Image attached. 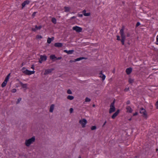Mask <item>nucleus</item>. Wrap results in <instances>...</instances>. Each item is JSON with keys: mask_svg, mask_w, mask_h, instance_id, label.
Listing matches in <instances>:
<instances>
[{"mask_svg": "<svg viewBox=\"0 0 158 158\" xmlns=\"http://www.w3.org/2000/svg\"><path fill=\"white\" fill-rule=\"evenodd\" d=\"M120 34L121 38V42L123 45L124 44L125 41L126 39V36L127 37H129L130 36V34L128 32L125 31V27L123 26L120 30Z\"/></svg>", "mask_w": 158, "mask_h": 158, "instance_id": "f257e3e1", "label": "nucleus"}, {"mask_svg": "<svg viewBox=\"0 0 158 158\" xmlns=\"http://www.w3.org/2000/svg\"><path fill=\"white\" fill-rule=\"evenodd\" d=\"M35 140V137L34 136L28 139H26L25 141V144L27 147H29L31 144H32Z\"/></svg>", "mask_w": 158, "mask_h": 158, "instance_id": "f03ea898", "label": "nucleus"}, {"mask_svg": "<svg viewBox=\"0 0 158 158\" xmlns=\"http://www.w3.org/2000/svg\"><path fill=\"white\" fill-rule=\"evenodd\" d=\"M22 72L23 73L27 75H30L32 74H33L35 73V71H29L27 69H26L24 67L22 68Z\"/></svg>", "mask_w": 158, "mask_h": 158, "instance_id": "7ed1b4c3", "label": "nucleus"}, {"mask_svg": "<svg viewBox=\"0 0 158 158\" xmlns=\"http://www.w3.org/2000/svg\"><path fill=\"white\" fill-rule=\"evenodd\" d=\"M115 100L111 103L110 106L109 113L111 114L115 111V108L114 106Z\"/></svg>", "mask_w": 158, "mask_h": 158, "instance_id": "20e7f679", "label": "nucleus"}, {"mask_svg": "<svg viewBox=\"0 0 158 158\" xmlns=\"http://www.w3.org/2000/svg\"><path fill=\"white\" fill-rule=\"evenodd\" d=\"M140 113L142 114V116L147 118L148 117V115L147 112L143 108H142L140 109Z\"/></svg>", "mask_w": 158, "mask_h": 158, "instance_id": "39448f33", "label": "nucleus"}, {"mask_svg": "<svg viewBox=\"0 0 158 158\" xmlns=\"http://www.w3.org/2000/svg\"><path fill=\"white\" fill-rule=\"evenodd\" d=\"M10 75V73H9L6 77L5 80L2 84V87H4L6 85L7 81L9 79Z\"/></svg>", "mask_w": 158, "mask_h": 158, "instance_id": "423d86ee", "label": "nucleus"}, {"mask_svg": "<svg viewBox=\"0 0 158 158\" xmlns=\"http://www.w3.org/2000/svg\"><path fill=\"white\" fill-rule=\"evenodd\" d=\"M79 122L81 125L82 127L84 128L85 126V125L87 123V121L86 119L84 118L80 120Z\"/></svg>", "mask_w": 158, "mask_h": 158, "instance_id": "0eeeda50", "label": "nucleus"}, {"mask_svg": "<svg viewBox=\"0 0 158 158\" xmlns=\"http://www.w3.org/2000/svg\"><path fill=\"white\" fill-rule=\"evenodd\" d=\"M73 30L77 32H80L82 31V29L81 27L76 26L73 27Z\"/></svg>", "mask_w": 158, "mask_h": 158, "instance_id": "6e6552de", "label": "nucleus"}, {"mask_svg": "<svg viewBox=\"0 0 158 158\" xmlns=\"http://www.w3.org/2000/svg\"><path fill=\"white\" fill-rule=\"evenodd\" d=\"M47 57L45 55H40V63L46 60Z\"/></svg>", "mask_w": 158, "mask_h": 158, "instance_id": "1a4fd4ad", "label": "nucleus"}, {"mask_svg": "<svg viewBox=\"0 0 158 158\" xmlns=\"http://www.w3.org/2000/svg\"><path fill=\"white\" fill-rule=\"evenodd\" d=\"M53 70V69H49L45 70V71L44 73V75L48 74L52 72Z\"/></svg>", "mask_w": 158, "mask_h": 158, "instance_id": "9d476101", "label": "nucleus"}, {"mask_svg": "<svg viewBox=\"0 0 158 158\" xmlns=\"http://www.w3.org/2000/svg\"><path fill=\"white\" fill-rule=\"evenodd\" d=\"M100 76L99 77L102 78V81H103L105 79L106 76L102 73V71H101L99 74Z\"/></svg>", "mask_w": 158, "mask_h": 158, "instance_id": "9b49d317", "label": "nucleus"}, {"mask_svg": "<svg viewBox=\"0 0 158 158\" xmlns=\"http://www.w3.org/2000/svg\"><path fill=\"white\" fill-rule=\"evenodd\" d=\"M119 112V110H118L111 116L113 119H114L118 114Z\"/></svg>", "mask_w": 158, "mask_h": 158, "instance_id": "f8f14e48", "label": "nucleus"}, {"mask_svg": "<svg viewBox=\"0 0 158 158\" xmlns=\"http://www.w3.org/2000/svg\"><path fill=\"white\" fill-rule=\"evenodd\" d=\"M19 84L23 88H25V89H27V84H23L21 82H19Z\"/></svg>", "mask_w": 158, "mask_h": 158, "instance_id": "ddd939ff", "label": "nucleus"}, {"mask_svg": "<svg viewBox=\"0 0 158 158\" xmlns=\"http://www.w3.org/2000/svg\"><path fill=\"white\" fill-rule=\"evenodd\" d=\"M132 71V69L131 68H129L126 69V72L127 74H129Z\"/></svg>", "mask_w": 158, "mask_h": 158, "instance_id": "4468645a", "label": "nucleus"}, {"mask_svg": "<svg viewBox=\"0 0 158 158\" xmlns=\"http://www.w3.org/2000/svg\"><path fill=\"white\" fill-rule=\"evenodd\" d=\"M54 46L57 47H61L63 46V44L61 43H55L54 45Z\"/></svg>", "mask_w": 158, "mask_h": 158, "instance_id": "2eb2a0df", "label": "nucleus"}, {"mask_svg": "<svg viewBox=\"0 0 158 158\" xmlns=\"http://www.w3.org/2000/svg\"><path fill=\"white\" fill-rule=\"evenodd\" d=\"M126 109L127 110V112L131 113L132 112V110L131 108L129 106H127Z\"/></svg>", "mask_w": 158, "mask_h": 158, "instance_id": "dca6fc26", "label": "nucleus"}, {"mask_svg": "<svg viewBox=\"0 0 158 158\" xmlns=\"http://www.w3.org/2000/svg\"><path fill=\"white\" fill-rule=\"evenodd\" d=\"M64 51L65 52H66L68 54H71L73 53V52H74V50H70L68 51L66 50H64Z\"/></svg>", "mask_w": 158, "mask_h": 158, "instance_id": "f3484780", "label": "nucleus"}, {"mask_svg": "<svg viewBox=\"0 0 158 158\" xmlns=\"http://www.w3.org/2000/svg\"><path fill=\"white\" fill-rule=\"evenodd\" d=\"M29 1H25L22 4V8L24 7L26 5L28 4L29 3Z\"/></svg>", "mask_w": 158, "mask_h": 158, "instance_id": "a211bd4d", "label": "nucleus"}, {"mask_svg": "<svg viewBox=\"0 0 158 158\" xmlns=\"http://www.w3.org/2000/svg\"><path fill=\"white\" fill-rule=\"evenodd\" d=\"M55 105L54 104H52L50 106L49 111L50 112H52L54 108Z\"/></svg>", "mask_w": 158, "mask_h": 158, "instance_id": "6ab92c4d", "label": "nucleus"}, {"mask_svg": "<svg viewBox=\"0 0 158 158\" xmlns=\"http://www.w3.org/2000/svg\"><path fill=\"white\" fill-rule=\"evenodd\" d=\"M54 39V38L53 37H52L51 38L48 37V38L47 40V43L48 44H50L51 42V41L52 40H53Z\"/></svg>", "mask_w": 158, "mask_h": 158, "instance_id": "aec40b11", "label": "nucleus"}, {"mask_svg": "<svg viewBox=\"0 0 158 158\" xmlns=\"http://www.w3.org/2000/svg\"><path fill=\"white\" fill-rule=\"evenodd\" d=\"M86 59V58L84 57H79V58H77L75 59L74 61L76 62V61H80L82 59Z\"/></svg>", "mask_w": 158, "mask_h": 158, "instance_id": "412c9836", "label": "nucleus"}, {"mask_svg": "<svg viewBox=\"0 0 158 158\" xmlns=\"http://www.w3.org/2000/svg\"><path fill=\"white\" fill-rule=\"evenodd\" d=\"M67 98L68 100H73L74 98V97L72 96L68 95L67 97Z\"/></svg>", "mask_w": 158, "mask_h": 158, "instance_id": "4be33fe9", "label": "nucleus"}, {"mask_svg": "<svg viewBox=\"0 0 158 158\" xmlns=\"http://www.w3.org/2000/svg\"><path fill=\"white\" fill-rule=\"evenodd\" d=\"M39 29V27H37L36 25L35 26V28H32V30L33 31H35Z\"/></svg>", "mask_w": 158, "mask_h": 158, "instance_id": "5701e85b", "label": "nucleus"}, {"mask_svg": "<svg viewBox=\"0 0 158 158\" xmlns=\"http://www.w3.org/2000/svg\"><path fill=\"white\" fill-rule=\"evenodd\" d=\"M50 58L52 60L56 59V57L54 55H52L50 56Z\"/></svg>", "mask_w": 158, "mask_h": 158, "instance_id": "b1692460", "label": "nucleus"}, {"mask_svg": "<svg viewBox=\"0 0 158 158\" xmlns=\"http://www.w3.org/2000/svg\"><path fill=\"white\" fill-rule=\"evenodd\" d=\"M52 22L54 24H56V19L55 18H52Z\"/></svg>", "mask_w": 158, "mask_h": 158, "instance_id": "393cba45", "label": "nucleus"}, {"mask_svg": "<svg viewBox=\"0 0 158 158\" xmlns=\"http://www.w3.org/2000/svg\"><path fill=\"white\" fill-rule=\"evenodd\" d=\"M64 8L65 12L69 11L70 10V8L68 7L65 6Z\"/></svg>", "mask_w": 158, "mask_h": 158, "instance_id": "a878e982", "label": "nucleus"}, {"mask_svg": "<svg viewBox=\"0 0 158 158\" xmlns=\"http://www.w3.org/2000/svg\"><path fill=\"white\" fill-rule=\"evenodd\" d=\"M134 79H133L132 78H130L129 79L128 81H129V83H130V84L134 82Z\"/></svg>", "mask_w": 158, "mask_h": 158, "instance_id": "bb28decb", "label": "nucleus"}, {"mask_svg": "<svg viewBox=\"0 0 158 158\" xmlns=\"http://www.w3.org/2000/svg\"><path fill=\"white\" fill-rule=\"evenodd\" d=\"M91 101L90 99L87 97L85 99V101L86 102H89Z\"/></svg>", "mask_w": 158, "mask_h": 158, "instance_id": "cd10ccee", "label": "nucleus"}, {"mask_svg": "<svg viewBox=\"0 0 158 158\" xmlns=\"http://www.w3.org/2000/svg\"><path fill=\"white\" fill-rule=\"evenodd\" d=\"M67 94H72L71 90L70 89H69L67 90Z\"/></svg>", "mask_w": 158, "mask_h": 158, "instance_id": "c85d7f7f", "label": "nucleus"}, {"mask_svg": "<svg viewBox=\"0 0 158 158\" xmlns=\"http://www.w3.org/2000/svg\"><path fill=\"white\" fill-rule=\"evenodd\" d=\"M96 127L95 126H92L91 128V130H95L96 129Z\"/></svg>", "mask_w": 158, "mask_h": 158, "instance_id": "c756f323", "label": "nucleus"}, {"mask_svg": "<svg viewBox=\"0 0 158 158\" xmlns=\"http://www.w3.org/2000/svg\"><path fill=\"white\" fill-rule=\"evenodd\" d=\"M21 98H19L18 99L16 103L18 104L20 102L21 100Z\"/></svg>", "mask_w": 158, "mask_h": 158, "instance_id": "7c9ffc66", "label": "nucleus"}, {"mask_svg": "<svg viewBox=\"0 0 158 158\" xmlns=\"http://www.w3.org/2000/svg\"><path fill=\"white\" fill-rule=\"evenodd\" d=\"M90 15V13H86L85 15H84V16H89Z\"/></svg>", "mask_w": 158, "mask_h": 158, "instance_id": "2f4dec72", "label": "nucleus"}, {"mask_svg": "<svg viewBox=\"0 0 158 158\" xmlns=\"http://www.w3.org/2000/svg\"><path fill=\"white\" fill-rule=\"evenodd\" d=\"M155 106H156V108L157 109H158V100L155 103Z\"/></svg>", "mask_w": 158, "mask_h": 158, "instance_id": "473e14b6", "label": "nucleus"}, {"mask_svg": "<svg viewBox=\"0 0 158 158\" xmlns=\"http://www.w3.org/2000/svg\"><path fill=\"white\" fill-rule=\"evenodd\" d=\"M129 90V88L128 87H126L125 88V89L124 90V91L125 92H127Z\"/></svg>", "mask_w": 158, "mask_h": 158, "instance_id": "72a5a7b5", "label": "nucleus"}, {"mask_svg": "<svg viewBox=\"0 0 158 158\" xmlns=\"http://www.w3.org/2000/svg\"><path fill=\"white\" fill-rule=\"evenodd\" d=\"M16 91V89H13L11 90V92L13 93H15Z\"/></svg>", "mask_w": 158, "mask_h": 158, "instance_id": "f704fd0d", "label": "nucleus"}, {"mask_svg": "<svg viewBox=\"0 0 158 158\" xmlns=\"http://www.w3.org/2000/svg\"><path fill=\"white\" fill-rule=\"evenodd\" d=\"M69 111L70 113H72L73 111V109L72 108H70L69 109Z\"/></svg>", "mask_w": 158, "mask_h": 158, "instance_id": "c9c22d12", "label": "nucleus"}, {"mask_svg": "<svg viewBox=\"0 0 158 158\" xmlns=\"http://www.w3.org/2000/svg\"><path fill=\"white\" fill-rule=\"evenodd\" d=\"M117 40H121V39H120V36L118 35H117Z\"/></svg>", "mask_w": 158, "mask_h": 158, "instance_id": "e433bc0d", "label": "nucleus"}, {"mask_svg": "<svg viewBox=\"0 0 158 158\" xmlns=\"http://www.w3.org/2000/svg\"><path fill=\"white\" fill-rule=\"evenodd\" d=\"M156 44L158 45V35L156 36Z\"/></svg>", "mask_w": 158, "mask_h": 158, "instance_id": "4c0bfd02", "label": "nucleus"}, {"mask_svg": "<svg viewBox=\"0 0 158 158\" xmlns=\"http://www.w3.org/2000/svg\"><path fill=\"white\" fill-rule=\"evenodd\" d=\"M86 10H84L82 11V13L83 14V15H84L86 13Z\"/></svg>", "mask_w": 158, "mask_h": 158, "instance_id": "58836bf2", "label": "nucleus"}, {"mask_svg": "<svg viewBox=\"0 0 158 158\" xmlns=\"http://www.w3.org/2000/svg\"><path fill=\"white\" fill-rule=\"evenodd\" d=\"M36 12H34L33 13V14H32V17H34L35 16V14H36Z\"/></svg>", "mask_w": 158, "mask_h": 158, "instance_id": "ea45409f", "label": "nucleus"}, {"mask_svg": "<svg viewBox=\"0 0 158 158\" xmlns=\"http://www.w3.org/2000/svg\"><path fill=\"white\" fill-rule=\"evenodd\" d=\"M140 25V23L139 22H138L136 23V26L138 27V26H139V25Z\"/></svg>", "mask_w": 158, "mask_h": 158, "instance_id": "a19ab883", "label": "nucleus"}, {"mask_svg": "<svg viewBox=\"0 0 158 158\" xmlns=\"http://www.w3.org/2000/svg\"><path fill=\"white\" fill-rule=\"evenodd\" d=\"M138 114V113L137 112H136L133 114V116H134Z\"/></svg>", "mask_w": 158, "mask_h": 158, "instance_id": "79ce46f5", "label": "nucleus"}, {"mask_svg": "<svg viewBox=\"0 0 158 158\" xmlns=\"http://www.w3.org/2000/svg\"><path fill=\"white\" fill-rule=\"evenodd\" d=\"M62 58V57H59L58 58H56V60H60Z\"/></svg>", "mask_w": 158, "mask_h": 158, "instance_id": "37998d69", "label": "nucleus"}, {"mask_svg": "<svg viewBox=\"0 0 158 158\" xmlns=\"http://www.w3.org/2000/svg\"><path fill=\"white\" fill-rule=\"evenodd\" d=\"M78 16L79 17H82L83 16V15L82 14H79Z\"/></svg>", "mask_w": 158, "mask_h": 158, "instance_id": "c03bdc74", "label": "nucleus"}, {"mask_svg": "<svg viewBox=\"0 0 158 158\" xmlns=\"http://www.w3.org/2000/svg\"><path fill=\"white\" fill-rule=\"evenodd\" d=\"M130 101H128L127 102V104H130Z\"/></svg>", "mask_w": 158, "mask_h": 158, "instance_id": "a18cd8bd", "label": "nucleus"}, {"mask_svg": "<svg viewBox=\"0 0 158 158\" xmlns=\"http://www.w3.org/2000/svg\"><path fill=\"white\" fill-rule=\"evenodd\" d=\"M106 121H105V122H104V124H103V125H102V127H103L106 124Z\"/></svg>", "mask_w": 158, "mask_h": 158, "instance_id": "49530a36", "label": "nucleus"}, {"mask_svg": "<svg viewBox=\"0 0 158 158\" xmlns=\"http://www.w3.org/2000/svg\"><path fill=\"white\" fill-rule=\"evenodd\" d=\"M31 68L33 69H34V66L33 65H32L31 66Z\"/></svg>", "mask_w": 158, "mask_h": 158, "instance_id": "de8ad7c7", "label": "nucleus"}, {"mask_svg": "<svg viewBox=\"0 0 158 158\" xmlns=\"http://www.w3.org/2000/svg\"><path fill=\"white\" fill-rule=\"evenodd\" d=\"M40 37L39 36V35H38L36 36V38L37 39H39V37Z\"/></svg>", "mask_w": 158, "mask_h": 158, "instance_id": "09e8293b", "label": "nucleus"}, {"mask_svg": "<svg viewBox=\"0 0 158 158\" xmlns=\"http://www.w3.org/2000/svg\"><path fill=\"white\" fill-rule=\"evenodd\" d=\"M75 18H76V17H75V16H73V17H71V19H75Z\"/></svg>", "mask_w": 158, "mask_h": 158, "instance_id": "8fccbe9b", "label": "nucleus"}, {"mask_svg": "<svg viewBox=\"0 0 158 158\" xmlns=\"http://www.w3.org/2000/svg\"><path fill=\"white\" fill-rule=\"evenodd\" d=\"M95 106V105H94V104L93 105V107H94Z\"/></svg>", "mask_w": 158, "mask_h": 158, "instance_id": "3c124183", "label": "nucleus"}, {"mask_svg": "<svg viewBox=\"0 0 158 158\" xmlns=\"http://www.w3.org/2000/svg\"><path fill=\"white\" fill-rule=\"evenodd\" d=\"M131 118H130L129 119V121H131Z\"/></svg>", "mask_w": 158, "mask_h": 158, "instance_id": "603ef678", "label": "nucleus"}, {"mask_svg": "<svg viewBox=\"0 0 158 158\" xmlns=\"http://www.w3.org/2000/svg\"><path fill=\"white\" fill-rule=\"evenodd\" d=\"M78 158H81V157L80 156H79L78 157Z\"/></svg>", "mask_w": 158, "mask_h": 158, "instance_id": "864d4df0", "label": "nucleus"}, {"mask_svg": "<svg viewBox=\"0 0 158 158\" xmlns=\"http://www.w3.org/2000/svg\"><path fill=\"white\" fill-rule=\"evenodd\" d=\"M40 38H42V37L41 36H40Z\"/></svg>", "mask_w": 158, "mask_h": 158, "instance_id": "5fc2aeb1", "label": "nucleus"}, {"mask_svg": "<svg viewBox=\"0 0 158 158\" xmlns=\"http://www.w3.org/2000/svg\"><path fill=\"white\" fill-rule=\"evenodd\" d=\"M156 151H158V149H156Z\"/></svg>", "mask_w": 158, "mask_h": 158, "instance_id": "6e6d98bb", "label": "nucleus"}]
</instances>
